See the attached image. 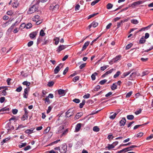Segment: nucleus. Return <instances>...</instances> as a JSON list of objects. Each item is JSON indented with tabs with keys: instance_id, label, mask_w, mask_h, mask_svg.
Segmentation results:
<instances>
[{
	"instance_id": "ddd939ff",
	"label": "nucleus",
	"mask_w": 153,
	"mask_h": 153,
	"mask_svg": "<svg viewBox=\"0 0 153 153\" xmlns=\"http://www.w3.org/2000/svg\"><path fill=\"white\" fill-rule=\"evenodd\" d=\"M83 115V114L82 112L78 113L74 117V119L75 120L79 119Z\"/></svg>"
},
{
	"instance_id": "473e14b6",
	"label": "nucleus",
	"mask_w": 153,
	"mask_h": 153,
	"mask_svg": "<svg viewBox=\"0 0 153 153\" xmlns=\"http://www.w3.org/2000/svg\"><path fill=\"white\" fill-rule=\"evenodd\" d=\"M93 130L94 131L98 132L99 131L100 129L97 126H95L93 128Z\"/></svg>"
},
{
	"instance_id": "1a4fd4ad",
	"label": "nucleus",
	"mask_w": 153,
	"mask_h": 153,
	"mask_svg": "<svg viewBox=\"0 0 153 153\" xmlns=\"http://www.w3.org/2000/svg\"><path fill=\"white\" fill-rule=\"evenodd\" d=\"M126 120L125 117H123L122 119L120 121L119 123L120 124V126H123L126 124Z\"/></svg>"
},
{
	"instance_id": "603ef678",
	"label": "nucleus",
	"mask_w": 153,
	"mask_h": 153,
	"mask_svg": "<svg viewBox=\"0 0 153 153\" xmlns=\"http://www.w3.org/2000/svg\"><path fill=\"white\" fill-rule=\"evenodd\" d=\"M114 68H112L109 71H107L105 72V74L108 75V74H111L112 73L113 71L114 70Z\"/></svg>"
},
{
	"instance_id": "69168bd1",
	"label": "nucleus",
	"mask_w": 153,
	"mask_h": 153,
	"mask_svg": "<svg viewBox=\"0 0 153 153\" xmlns=\"http://www.w3.org/2000/svg\"><path fill=\"white\" fill-rule=\"evenodd\" d=\"M33 41H30L29 42L27 43V46L28 47H30L32 46L33 44Z\"/></svg>"
},
{
	"instance_id": "f3484780",
	"label": "nucleus",
	"mask_w": 153,
	"mask_h": 153,
	"mask_svg": "<svg viewBox=\"0 0 153 153\" xmlns=\"http://www.w3.org/2000/svg\"><path fill=\"white\" fill-rule=\"evenodd\" d=\"M36 34L37 33L36 32H33L30 34V37L31 39H33L36 37Z\"/></svg>"
},
{
	"instance_id": "7ed1b4c3",
	"label": "nucleus",
	"mask_w": 153,
	"mask_h": 153,
	"mask_svg": "<svg viewBox=\"0 0 153 153\" xmlns=\"http://www.w3.org/2000/svg\"><path fill=\"white\" fill-rule=\"evenodd\" d=\"M33 21L36 22V24L37 25H39L42 22V21L40 18L39 16L37 15L34 16L32 18Z\"/></svg>"
},
{
	"instance_id": "9d476101",
	"label": "nucleus",
	"mask_w": 153,
	"mask_h": 153,
	"mask_svg": "<svg viewBox=\"0 0 153 153\" xmlns=\"http://www.w3.org/2000/svg\"><path fill=\"white\" fill-rule=\"evenodd\" d=\"M144 1H138L136 2H133L132 4V6H135L136 5H138L139 4H140L143 3Z\"/></svg>"
},
{
	"instance_id": "4468645a",
	"label": "nucleus",
	"mask_w": 153,
	"mask_h": 153,
	"mask_svg": "<svg viewBox=\"0 0 153 153\" xmlns=\"http://www.w3.org/2000/svg\"><path fill=\"white\" fill-rule=\"evenodd\" d=\"M81 124L80 123H79L77 124L75 127V131L76 132L79 131L81 127Z\"/></svg>"
},
{
	"instance_id": "aec40b11",
	"label": "nucleus",
	"mask_w": 153,
	"mask_h": 153,
	"mask_svg": "<svg viewBox=\"0 0 153 153\" xmlns=\"http://www.w3.org/2000/svg\"><path fill=\"white\" fill-rule=\"evenodd\" d=\"M10 110L9 108L6 107H4L2 109H0V111H3V112H6V111H9Z\"/></svg>"
},
{
	"instance_id": "4be33fe9",
	"label": "nucleus",
	"mask_w": 153,
	"mask_h": 153,
	"mask_svg": "<svg viewBox=\"0 0 153 153\" xmlns=\"http://www.w3.org/2000/svg\"><path fill=\"white\" fill-rule=\"evenodd\" d=\"M136 76H138L137 72H133L130 75V77L131 78H135Z\"/></svg>"
},
{
	"instance_id": "de8ad7c7",
	"label": "nucleus",
	"mask_w": 153,
	"mask_h": 153,
	"mask_svg": "<svg viewBox=\"0 0 153 153\" xmlns=\"http://www.w3.org/2000/svg\"><path fill=\"white\" fill-rule=\"evenodd\" d=\"M108 67V65H105L103 66H102L100 67V70L102 71H104Z\"/></svg>"
},
{
	"instance_id": "58836bf2",
	"label": "nucleus",
	"mask_w": 153,
	"mask_h": 153,
	"mask_svg": "<svg viewBox=\"0 0 153 153\" xmlns=\"http://www.w3.org/2000/svg\"><path fill=\"white\" fill-rule=\"evenodd\" d=\"M120 74V71H118L116 73L114 76V77L116 78L118 77Z\"/></svg>"
},
{
	"instance_id": "b1692460",
	"label": "nucleus",
	"mask_w": 153,
	"mask_h": 153,
	"mask_svg": "<svg viewBox=\"0 0 153 153\" xmlns=\"http://www.w3.org/2000/svg\"><path fill=\"white\" fill-rule=\"evenodd\" d=\"M117 86L115 83H114L111 86V89L112 90H114L117 89Z\"/></svg>"
},
{
	"instance_id": "72a5a7b5",
	"label": "nucleus",
	"mask_w": 153,
	"mask_h": 153,
	"mask_svg": "<svg viewBox=\"0 0 153 153\" xmlns=\"http://www.w3.org/2000/svg\"><path fill=\"white\" fill-rule=\"evenodd\" d=\"M133 45V44L132 43H130L127 45L126 47V50H128Z\"/></svg>"
},
{
	"instance_id": "052dcab7",
	"label": "nucleus",
	"mask_w": 153,
	"mask_h": 153,
	"mask_svg": "<svg viewBox=\"0 0 153 153\" xmlns=\"http://www.w3.org/2000/svg\"><path fill=\"white\" fill-rule=\"evenodd\" d=\"M5 100V98L4 97H1L0 98V102L1 103H2L4 102Z\"/></svg>"
},
{
	"instance_id": "09e8293b",
	"label": "nucleus",
	"mask_w": 153,
	"mask_h": 153,
	"mask_svg": "<svg viewBox=\"0 0 153 153\" xmlns=\"http://www.w3.org/2000/svg\"><path fill=\"white\" fill-rule=\"evenodd\" d=\"M100 88V86L99 85H97L94 88V90L95 91H97Z\"/></svg>"
},
{
	"instance_id": "79ce46f5",
	"label": "nucleus",
	"mask_w": 153,
	"mask_h": 153,
	"mask_svg": "<svg viewBox=\"0 0 153 153\" xmlns=\"http://www.w3.org/2000/svg\"><path fill=\"white\" fill-rule=\"evenodd\" d=\"M107 81V80L104 79L101 80L99 82V84L101 85H104Z\"/></svg>"
},
{
	"instance_id": "0eeeda50",
	"label": "nucleus",
	"mask_w": 153,
	"mask_h": 153,
	"mask_svg": "<svg viewBox=\"0 0 153 153\" xmlns=\"http://www.w3.org/2000/svg\"><path fill=\"white\" fill-rule=\"evenodd\" d=\"M59 8V5L57 4H56L55 5H51L50 7V9L52 10L53 11L57 10Z\"/></svg>"
},
{
	"instance_id": "5fc2aeb1",
	"label": "nucleus",
	"mask_w": 153,
	"mask_h": 153,
	"mask_svg": "<svg viewBox=\"0 0 153 153\" xmlns=\"http://www.w3.org/2000/svg\"><path fill=\"white\" fill-rule=\"evenodd\" d=\"M30 87H27L25 89L24 92L26 93L27 94H28V93L29 91H30Z\"/></svg>"
},
{
	"instance_id": "c03bdc74",
	"label": "nucleus",
	"mask_w": 153,
	"mask_h": 153,
	"mask_svg": "<svg viewBox=\"0 0 153 153\" xmlns=\"http://www.w3.org/2000/svg\"><path fill=\"white\" fill-rule=\"evenodd\" d=\"M7 90L8 88H6L5 89L3 90L2 92V95L3 96H5L7 94V92L6 91Z\"/></svg>"
},
{
	"instance_id": "774afa93",
	"label": "nucleus",
	"mask_w": 153,
	"mask_h": 153,
	"mask_svg": "<svg viewBox=\"0 0 153 153\" xmlns=\"http://www.w3.org/2000/svg\"><path fill=\"white\" fill-rule=\"evenodd\" d=\"M90 95L89 94H87L84 95L83 96V97L84 98H88L90 97Z\"/></svg>"
},
{
	"instance_id": "f257e3e1",
	"label": "nucleus",
	"mask_w": 153,
	"mask_h": 153,
	"mask_svg": "<svg viewBox=\"0 0 153 153\" xmlns=\"http://www.w3.org/2000/svg\"><path fill=\"white\" fill-rule=\"evenodd\" d=\"M38 5L36 4L33 5L28 11V13L29 14H31L36 12L38 9Z\"/></svg>"
},
{
	"instance_id": "bb28decb",
	"label": "nucleus",
	"mask_w": 153,
	"mask_h": 153,
	"mask_svg": "<svg viewBox=\"0 0 153 153\" xmlns=\"http://www.w3.org/2000/svg\"><path fill=\"white\" fill-rule=\"evenodd\" d=\"M28 115H26L24 114L22 117H21V120L23 121H24L25 120L27 119L28 118Z\"/></svg>"
},
{
	"instance_id": "c756f323",
	"label": "nucleus",
	"mask_w": 153,
	"mask_h": 153,
	"mask_svg": "<svg viewBox=\"0 0 153 153\" xmlns=\"http://www.w3.org/2000/svg\"><path fill=\"white\" fill-rule=\"evenodd\" d=\"M85 100H83L82 101V102L80 103L79 107L81 108H82L84 105H85Z\"/></svg>"
},
{
	"instance_id": "7c9ffc66",
	"label": "nucleus",
	"mask_w": 153,
	"mask_h": 153,
	"mask_svg": "<svg viewBox=\"0 0 153 153\" xmlns=\"http://www.w3.org/2000/svg\"><path fill=\"white\" fill-rule=\"evenodd\" d=\"M22 84L24 85H25L27 86L28 87L30 85V82L27 81H25L22 82Z\"/></svg>"
},
{
	"instance_id": "f8f14e48",
	"label": "nucleus",
	"mask_w": 153,
	"mask_h": 153,
	"mask_svg": "<svg viewBox=\"0 0 153 153\" xmlns=\"http://www.w3.org/2000/svg\"><path fill=\"white\" fill-rule=\"evenodd\" d=\"M90 42L89 41H87L86 42H85L84 44V45H83L81 51H83L85 50L86 49L87 47L88 46V45L89 44Z\"/></svg>"
},
{
	"instance_id": "c85d7f7f",
	"label": "nucleus",
	"mask_w": 153,
	"mask_h": 153,
	"mask_svg": "<svg viewBox=\"0 0 153 153\" xmlns=\"http://www.w3.org/2000/svg\"><path fill=\"white\" fill-rule=\"evenodd\" d=\"M131 22L134 24L136 25L139 22L137 19H133L131 20Z\"/></svg>"
},
{
	"instance_id": "6e6552de",
	"label": "nucleus",
	"mask_w": 153,
	"mask_h": 153,
	"mask_svg": "<svg viewBox=\"0 0 153 153\" xmlns=\"http://www.w3.org/2000/svg\"><path fill=\"white\" fill-rule=\"evenodd\" d=\"M98 23L96 22L95 21H93L91 24L88 27V28L90 29L91 28L93 27H95L98 26Z\"/></svg>"
},
{
	"instance_id": "4c0bfd02",
	"label": "nucleus",
	"mask_w": 153,
	"mask_h": 153,
	"mask_svg": "<svg viewBox=\"0 0 153 153\" xmlns=\"http://www.w3.org/2000/svg\"><path fill=\"white\" fill-rule=\"evenodd\" d=\"M114 147V146L113 145V144H109L108 145V146L107 147H106V148H107L108 149H111L113 148Z\"/></svg>"
},
{
	"instance_id": "4d7b16f0",
	"label": "nucleus",
	"mask_w": 153,
	"mask_h": 153,
	"mask_svg": "<svg viewBox=\"0 0 153 153\" xmlns=\"http://www.w3.org/2000/svg\"><path fill=\"white\" fill-rule=\"evenodd\" d=\"M86 63H83L80 65L79 66V68L80 69H82L84 68L86 66Z\"/></svg>"
},
{
	"instance_id": "37998d69",
	"label": "nucleus",
	"mask_w": 153,
	"mask_h": 153,
	"mask_svg": "<svg viewBox=\"0 0 153 153\" xmlns=\"http://www.w3.org/2000/svg\"><path fill=\"white\" fill-rule=\"evenodd\" d=\"M132 92H133L132 91H130L128 93H127L126 95V98H127L129 97L132 94Z\"/></svg>"
},
{
	"instance_id": "423d86ee",
	"label": "nucleus",
	"mask_w": 153,
	"mask_h": 153,
	"mask_svg": "<svg viewBox=\"0 0 153 153\" xmlns=\"http://www.w3.org/2000/svg\"><path fill=\"white\" fill-rule=\"evenodd\" d=\"M68 46L67 45H59L56 51L58 53L60 52L61 51L64 50L66 48H67Z\"/></svg>"
},
{
	"instance_id": "6e6d98bb",
	"label": "nucleus",
	"mask_w": 153,
	"mask_h": 153,
	"mask_svg": "<svg viewBox=\"0 0 153 153\" xmlns=\"http://www.w3.org/2000/svg\"><path fill=\"white\" fill-rule=\"evenodd\" d=\"M45 34V33L44 32V30H41L40 32V35L43 36Z\"/></svg>"
},
{
	"instance_id": "49530a36",
	"label": "nucleus",
	"mask_w": 153,
	"mask_h": 153,
	"mask_svg": "<svg viewBox=\"0 0 153 153\" xmlns=\"http://www.w3.org/2000/svg\"><path fill=\"white\" fill-rule=\"evenodd\" d=\"M22 87L21 86H19L16 90V91L17 92H21L22 90Z\"/></svg>"
},
{
	"instance_id": "864d4df0",
	"label": "nucleus",
	"mask_w": 153,
	"mask_h": 153,
	"mask_svg": "<svg viewBox=\"0 0 153 153\" xmlns=\"http://www.w3.org/2000/svg\"><path fill=\"white\" fill-rule=\"evenodd\" d=\"M49 42V41L48 39H46V38L44 39V42L42 43L43 45H45L47 44Z\"/></svg>"
},
{
	"instance_id": "a18cd8bd",
	"label": "nucleus",
	"mask_w": 153,
	"mask_h": 153,
	"mask_svg": "<svg viewBox=\"0 0 153 153\" xmlns=\"http://www.w3.org/2000/svg\"><path fill=\"white\" fill-rule=\"evenodd\" d=\"M32 26V25L31 23H28L26 25V28L29 29L31 28Z\"/></svg>"
},
{
	"instance_id": "3c124183",
	"label": "nucleus",
	"mask_w": 153,
	"mask_h": 153,
	"mask_svg": "<svg viewBox=\"0 0 153 153\" xmlns=\"http://www.w3.org/2000/svg\"><path fill=\"white\" fill-rule=\"evenodd\" d=\"M123 23L121 21L120 22H117V29L119 28L120 27V26L123 25Z\"/></svg>"
},
{
	"instance_id": "8fccbe9b",
	"label": "nucleus",
	"mask_w": 153,
	"mask_h": 153,
	"mask_svg": "<svg viewBox=\"0 0 153 153\" xmlns=\"http://www.w3.org/2000/svg\"><path fill=\"white\" fill-rule=\"evenodd\" d=\"M79 76H76L73 79V81L74 82H76L77 80H79Z\"/></svg>"
},
{
	"instance_id": "a19ab883",
	"label": "nucleus",
	"mask_w": 153,
	"mask_h": 153,
	"mask_svg": "<svg viewBox=\"0 0 153 153\" xmlns=\"http://www.w3.org/2000/svg\"><path fill=\"white\" fill-rule=\"evenodd\" d=\"M50 127H47V128L44 131L43 133L44 134H47L48 132L50 130Z\"/></svg>"
},
{
	"instance_id": "e2e57ef3",
	"label": "nucleus",
	"mask_w": 153,
	"mask_h": 153,
	"mask_svg": "<svg viewBox=\"0 0 153 153\" xmlns=\"http://www.w3.org/2000/svg\"><path fill=\"white\" fill-rule=\"evenodd\" d=\"M68 69L69 68L68 67H67L63 71V74H66L67 72L68 71Z\"/></svg>"
},
{
	"instance_id": "f704fd0d",
	"label": "nucleus",
	"mask_w": 153,
	"mask_h": 153,
	"mask_svg": "<svg viewBox=\"0 0 153 153\" xmlns=\"http://www.w3.org/2000/svg\"><path fill=\"white\" fill-rule=\"evenodd\" d=\"M134 116L132 115H128L127 116V119L129 120H132L134 118Z\"/></svg>"
},
{
	"instance_id": "393cba45",
	"label": "nucleus",
	"mask_w": 153,
	"mask_h": 153,
	"mask_svg": "<svg viewBox=\"0 0 153 153\" xmlns=\"http://www.w3.org/2000/svg\"><path fill=\"white\" fill-rule=\"evenodd\" d=\"M54 41H55V44L57 45L59 42V37H56L54 39Z\"/></svg>"
},
{
	"instance_id": "6ab92c4d",
	"label": "nucleus",
	"mask_w": 153,
	"mask_h": 153,
	"mask_svg": "<svg viewBox=\"0 0 153 153\" xmlns=\"http://www.w3.org/2000/svg\"><path fill=\"white\" fill-rule=\"evenodd\" d=\"M58 93L59 95H64L65 94V91L64 90L60 89L58 90Z\"/></svg>"
},
{
	"instance_id": "2f4dec72",
	"label": "nucleus",
	"mask_w": 153,
	"mask_h": 153,
	"mask_svg": "<svg viewBox=\"0 0 153 153\" xmlns=\"http://www.w3.org/2000/svg\"><path fill=\"white\" fill-rule=\"evenodd\" d=\"M113 6V4L109 3L106 6V8L108 9H109L111 8Z\"/></svg>"
},
{
	"instance_id": "13d9d810",
	"label": "nucleus",
	"mask_w": 153,
	"mask_h": 153,
	"mask_svg": "<svg viewBox=\"0 0 153 153\" xmlns=\"http://www.w3.org/2000/svg\"><path fill=\"white\" fill-rule=\"evenodd\" d=\"M73 101L76 103H79L80 102V100L78 99L75 98L73 100Z\"/></svg>"
},
{
	"instance_id": "a878e982",
	"label": "nucleus",
	"mask_w": 153,
	"mask_h": 153,
	"mask_svg": "<svg viewBox=\"0 0 153 153\" xmlns=\"http://www.w3.org/2000/svg\"><path fill=\"white\" fill-rule=\"evenodd\" d=\"M146 41V40L145 38L143 36L140 39L139 41V43L140 44H143Z\"/></svg>"
},
{
	"instance_id": "c9c22d12",
	"label": "nucleus",
	"mask_w": 153,
	"mask_h": 153,
	"mask_svg": "<svg viewBox=\"0 0 153 153\" xmlns=\"http://www.w3.org/2000/svg\"><path fill=\"white\" fill-rule=\"evenodd\" d=\"M54 83V82L51 81L48 82L47 85L49 87H52Z\"/></svg>"
},
{
	"instance_id": "20e7f679",
	"label": "nucleus",
	"mask_w": 153,
	"mask_h": 153,
	"mask_svg": "<svg viewBox=\"0 0 153 153\" xmlns=\"http://www.w3.org/2000/svg\"><path fill=\"white\" fill-rule=\"evenodd\" d=\"M67 148V145L65 144L62 145L60 148V152L61 153H66Z\"/></svg>"
},
{
	"instance_id": "412c9836",
	"label": "nucleus",
	"mask_w": 153,
	"mask_h": 153,
	"mask_svg": "<svg viewBox=\"0 0 153 153\" xmlns=\"http://www.w3.org/2000/svg\"><path fill=\"white\" fill-rule=\"evenodd\" d=\"M98 73L96 72H95L91 75V77L92 80H94L96 79V76L98 75Z\"/></svg>"
},
{
	"instance_id": "ea45409f",
	"label": "nucleus",
	"mask_w": 153,
	"mask_h": 153,
	"mask_svg": "<svg viewBox=\"0 0 153 153\" xmlns=\"http://www.w3.org/2000/svg\"><path fill=\"white\" fill-rule=\"evenodd\" d=\"M27 143H22L21 145H19V148H21L23 147H25L27 145Z\"/></svg>"
},
{
	"instance_id": "f03ea898",
	"label": "nucleus",
	"mask_w": 153,
	"mask_h": 153,
	"mask_svg": "<svg viewBox=\"0 0 153 153\" xmlns=\"http://www.w3.org/2000/svg\"><path fill=\"white\" fill-rule=\"evenodd\" d=\"M74 108H73L68 110L65 113L66 117L68 118L73 115L74 114Z\"/></svg>"
},
{
	"instance_id": "dca6fc26",
	"label": "nucleus",
	"mask_w": 153,
	"mask_h": 153,
	"mask_svg": "<svg viewBox=\"0 0 153 153\" xmlns=\"http://www.w3.org/2000/svg\"><path fill=\"white\" fill-rule=\"evenodd\" d=\"M34 129V128H32L30 129H28L25 131V132L28 134H30L33 132V131Z\"/></svg>"
},
{
	"instance_id": "bf43d9fd",
	"label": "nucleus",
	"mask_w": 153,
	"mask_h": 153,
	"mask_svg": "<svg viewBox=\"0 0 153 153\" xmlns=\"http://www.w3.org/2000/svg\"><path fill=\"white\" fill-rule=\"evenodd\" d=\"M143 135V133L142 132H140L137 134L136 137H140Z\"/></svg>"
},
{
	"instance_id": "338daca9",
	"label": "nucleus",
	"mask_w": 153,
	"mask_h": 153,
	"mask_svg": "<svg viewBox=\"0 0 153 153\" xmlns=\"http://www.w3.org/2000/svg\"><path fill=\"white\" fill-rule=\"evenodd\" d=\"M153 137V134H151L149 136L147 137V138H146V140H150V139H152Z\"/></svg>"
},
{
	"instance_id": "39448f33",
	"label": "nucleus",
	"mask_w": 153,
	"mask_h": 153,
	"mask_svg": "<svg viewBox=\"0 0 153 153\" xmlns=\"http://www.w3.org/2000/svg\"><path fill=\"white\" fill-rule=\"evenodd\" d=\"M63 67V65H62V63H60L55 68L54 70L55 74H57L60 70V69Z\"/></svg>"
},
{
	"instance_id": "5701e85b",
	"label": "nucleus",
	"mask_w": 153,
	"mask_h": 153,
	"mask_svg": "<svg viewBox=\"0 0 153 153\" xmlns=\"http://www.w3.org/2000/svg\"><path fill=\"white\" fill-rule=\"evenodd\" d=\"M118 114V112L114 113L113 114V115H110L109 118L111 120H114L116 117V115Z\"/></svg>"
},
{
	"instance_id": "cd10ccee",
	"label": "nucleus",
	"mask_w": 153,
	"mask_h": 153,
	"mask_svg": "<svg viewBox=\"0 0 153 153\" xmlns=\"http://www.w3.org/2000/svg\"><path fill=\"white\" fill-rule=\"evenodd\" d=\"M131 73V71H129L126 72L124 73L123 75V78L125 77L126 76L128 75Z\"/></svg>"
},
{
	"instance_id": "680f3d73",
	"label": "nucleus",
	"mask_w": 153,
	"mask_h": 153,
	"mask_svg": "<svg viewBox=\"0 0 153 153\" xmlns=\"http://www.w3.org/2000/svg\"><path fill=\"white\" fill-rule=\"evenodd\" d=\"M52 107L51 106H49L48 107V109L47 111V114L49 113L51 111L52 109Z\"/></svg>"
},
{
	"instance_id": "2eb2a0df",
	"label": "nucleus",
	"mask_w": 153,
	"mask_h": 153,
	"mask_svg": "<svg viewBox=\"0 0 153 153\" xmlns=\"http://www.w3.org/2000/svg\"><path fill=\"white\" fill-rule=\"evenodd\" d=\"M19 2L17 0H14V2L12 4V6L13 7L17 8L18 6Z\"/></svg>"
},
{
	"instance_id": "0e129e2a",
	"label": "nucleus",
	"mask_w": 153,
	"mask_h": 153,
	"mask_svg": "<svg viewBox=\"0 0 153 153\" xmlns=\"http://www.w3.org/2000/svg\"><path fill=\"white\" fill-rule=\"evenodd\" d=\"M18 111V110L16 109H13L12 111V113L14 114H16L17 113Z\"/></svg>"
},
{
	"instance_id": "9b49d317",
	"label": "nucleus",
	"mask_w": 153,
	"mask_h": 153,
	"mask_svg": "<svg viewBox=\"0 0 153 153\" xmlns=\"http://www.w3.org/2000/svg\"><path fill=\"white\" fill-rule=\"evenodd\" d=\"M17 23V21H16L13 24L11 27L8 29L7 31L8 32H11L12 31L14 26L16 25V24Z\"/></svg>"
},
{
	"instance_id": "e433bc0d",
	"label": "nucleus",
	"mask_w": 153,
	"mask_h": 153,
	"mask_svg": "<svg viewBox=\"0 0 153 153\" xmlns=\"http://www.w3.org/2000/svg\"><path fill=\"white\" fill-rule=\"evenodd\" d=\"M98 14H99V13H94L88 16V19H89L91 18L94 16H95L97 15Z\"/></svg>"
},
{
	"instance_id": "a211bd4d",
	"label": "nucleus",
	"mask_w": 153,
	"mask_h": 153,
	"mask_svg": "<svg viewBox=\"0 0 153 153\" xmlns=\"http://www.w3.org/2000/svg\"><path fill=\"white\" fill-rule=\"evenodd\" d=\"M121 57V56L120 55H119L113 58L112 59V61L114 62H115L119 60Z\"/></svg>"
}]
</instances>
